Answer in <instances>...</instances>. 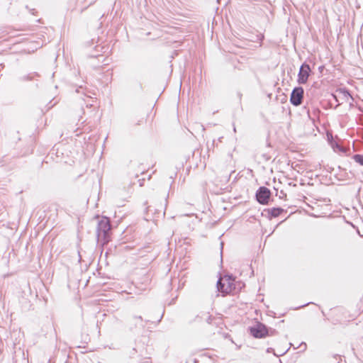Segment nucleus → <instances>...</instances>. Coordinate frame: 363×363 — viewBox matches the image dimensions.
Segmentation results:
<instances>
[{
  "label": "nucleus",
  "instance_id": "nucleus-12",
  "mask_svg": "<svg viewBox=\"0 0 363 363\" xmlns=\"http://www.w3.org/2000/svg\"><path fill=\"white\" fill-rule=\"evenodd\" d=\"M40 46H41V45H40V44H39V43H38V45L35 47V49L36 50V49H38V48L39 47H40Z\"/></svg>",
  "mask_w": 363,
  "mask_h": 363
},
{
  "label": "nucleus",
  "instance_id": "nucleus-10",
  "mask_svg": "<svg viewBox=\"0 0 363 363\" xmlns=\"http://www.w3.org/2000/svg\"><path fill=\"white\" fill-rule=\"evenodd\" d=\"M286 196V194L284 191H281L279 195V199H284Z\"/></svg>",
  "mask_w": 363,
  "mask_h": 363
},
{
  "label": "nucleus",
  "instance_id": "nucleus-9",
  "mask_svg": "<svg viewBox=\"0 0 363 363\" xmlns=\"http://www.w3.org/2000/svg\"><path fill=\"white\" fill-rule=\"evenodd\" d=\"M353 160L359 163L360 165L363 166V155H354L352 157Z\"/></svg>",
  "mask_w": 363,
  "mask_h": 363
},
{
  "label": "nucleus",
  "instance_id": "nucleus-8",
  "mask_svg": "<svg viewBox=\"0 0 363 363\" xmlns=\"http://www.w3.org/2000/svg\"><path fill=\"white\" fill-rule=\"evenodd\" d=\"M283 211L284 209L281 208H272L269 210L271 216L274 218L279 216Z\"/></svg>",
  "mask_w": 363,
  "mask_h": 363
},
{
  "label": "nucleus",
  "instance_id": "nucleus-6",
  "mask_svg": "<svg viewBox=\"0 0 363 363\" xmlns=\"http://www.w3.org/2000/svg\"><path fill=\"white\" fill-rule=\"evenodd\" d=\"M270 195V191L267 187L262 186L257 191V200L261 204H267L269 201Z\"/></svg>",
  "mask_w": 363,
  "mask_h": 363
},
{
  "label": "nucleus",
  "instance_id": "nucleus-3",
  "mask_svg": "<svg viewBox=\"0 0 363 363\" xmlns=\"http://www.w3.org/2000/svg\"><path fill=\"white\" fill-rule=\"evenodd\" d=\"M304 90L301 86L295 87L291 94L290 102L295 106H300L303 99Z\"/></svg>",
  "mask_w": 363,
  "mask_h": 363
},
{
  "label": "nucleus",
  "instance_id": "nucleus-2",
  "mask_svg": "<svg viewBox=\"0 0 363 363\" xmlns=\"http://www.w3.org/2000/svg\"><path fill=\"white\" fill-rule=\"evenodd\" d=\"M110 221L107 218L101 219L97 227V236L99 239H102L104 243L109 242V233L111 231Z\"/></svg>",
  "mask_w": 363,
  "mask_h": 363
},
{
  "label": "nucleus",
  "instance_id": "nucleus-13",
  "mask_svg": "<svg viewBox=\"0 0 363 363\" xmlns=\"http://www.w3.org/2000/svg\"><path fill=\"white\" fill-rule=\"evenodd\" d=\"M233 130H234V132H236V128H235V127H234Z\"/></svg>",
  "mask_w": 363,
  "mask_h": 363
},
{
  "label": "nucleus",
  "instance_id": "nucleus-11",
  "mask_svg": "<svg viewBox=\"0 0 363 363\" xmlns=\"http://www.w3.org/2000/svg\"><path fill=\"white\" fill-rule=\"evenodd\" d=\"M26 9L29 10V11L33 14V15H35V9H28V6H26Z\"/></svg>",
  "mask_w": 363,
  "mask_h": 363
},
{
  "label": "nucleus",
  "instance_id": "nucleus-4",
  "mask_svg": "<svg viewBox=\"0 0 363 363\" xmlns=\"http://www.w3.org/2000/svg\"><path fill=\"white\" fill-rule=\"evenodd\" d=\"M311 72V69L309 65L307 63L302 64L298 74L297 82L299 84H306L308 82Z\"/></svg>",
  "mask_w": 363,
  "mask_h": 363
},
{
  "label": "nucleus",
  "instance_id": "nucleus-1",
  "mask_svg": "<svg viewBox=\"0 0 363 363\" xmlns=\"http://www.w3.org/2000/svg\"><path fill=\"white\" fill-rule=\"evenodd\" d=\"M218 290L223 294L236 293V284L232 276H225L217 282Z\"/></svg>",
  "mask_w": 363,
  "mask_h": 363
},
{
  "label": "nucleus",
  "instance_id": "nucleus-7",
  "mask_svg": "<svg viewBox=\"0 0 363 363\" xmlns=\"http://www.w3.org/2000/svg\"><path fill=\"white\" fill-rule=\"evenodd\" d=\"M333 97L335 98V101L339 102V100L337 98H340L342 100L345 101H348L349 99H352V96L350 95V92L345 89H340L337 91V94L333 95Z\"/></svg>",
  "mask_w": 363,
  "mask_h": 363
},
{
  "label": "nucleus",
  "instance_id": "nucleus-5",
  "mask_svg": "<svg viewBox=\"0 0 363 363\" xmlns=\"http://www.w3.org/2000/svg\"><path fill=\"white\" fill-rule=\"evenodd\" d=\"M250 333L256 338H262L269 335V330L264 325L258 323L250 328Z\"/></svg>",
  "mask_w": 363,
  "mask_h": 363
}]
</instances>
